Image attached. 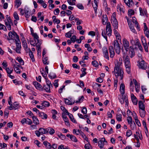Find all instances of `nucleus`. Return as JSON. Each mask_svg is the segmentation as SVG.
I'll use <instances>...</instances> for the list:
<instances>
[{
	"label": "nucleus",
	"instance_id": "nucleus-6",
	"mask_svg": "<svg viewBox=\"0 0 149 149\" xmlns=\"http://www.w3.org/2000/svg\"><path fill=\"white\" fill-rule=\"evenodd\" d=\"M99 141L98 142V145L101 149L103 148L104 145L107 143L105 138H102L100 139Z\"/></svg>",
	"mask_w": 149,
	"mask_h": 149
},
{
	"label": "nucleus",
	"instance_id": "nucleus-29",
	"mask_svg": "<svg viewBox=\"0 0 149 149\" xmlns=\"http://www.w3.org/2000/svg\"><path fill=\"white\" fill-rule=\"evenodd\" d=\"M102 20L103 24L104 25L106 24L108 20L107 17L106 15H103Z\"/></svg>",
	"mask_w": 149,
	"mask_h": 149
},
{
	"label": "nucleus",
	"instance_id": "nucleus-48",
	"mask_svg": "<svg viewBox=\"0 0 149 149\" xmlns=\"http://www.w3.org/2000/svg\"><path fill=\"white\" fill-rule=\"evenodd\" d=\"M84 99V97L83 96L80 97H79L78 100H77L76 101L75 103H78L79 102L81 103L83 102Z\"/></svg>",
	"mask_w": 149,
	"mask_h": 149
},
{
	"label": "nucleus",
	"instance_id": "nucleus-44",
	"mask_svg": "<svg viewBox=\"0 0 149 149\" xmlns=\"http://www.w3.org/2000/svg\"><path fill=\"white\" fill-rule=\"evenodd\" d=\"M49 77L51 79H54L56 78V74L53 72H50L49 74Z\"/></svg>",
	"mask_w": 149,
	"mask_h": 149
},
{
	"label": "nucleus",
	"instance_id": "nucleus-53",
	"mask_svg": "<svg viewBox=\"0 0 149 149\" xmlns=\"http://www.w3.org/2000/svg\"><path fill=\"white\" fill-rule=\"evenodd\" d=\"M13 67L15 71L17 73L20 74V70L19 68V67Z\"/></svg>",
	"mask_w": 149,
	"mask_h": 149
},
{
	"label": "nucleus",
	"instance_id": "nucleus-47",
	"mask_svg": "<svg viewBox=\"0 0 149 149\" xmlns=\"http://www.w3.org/2000/svg\"><path fill=\"white\" fill-rule=\"evenodd\" d=\"M116 118L117 121H121L122 120V116L121 114L119 113L117 114L116 115Z\"/></svg>",
	"mask_w": 149,
	"mask_h": 149
},
{
	"label": "nucleus",
	"instance_id": "nucleus-20",
	"mask_svg": "<svg viewBox=\"0 0 149 149\" xmlns=\"http://www.w3.org/2000/svg\"><path fill=\"white\" fill-rule=\"evenodd\" d=\"M39 116L42 119H46L47 118V115L43 112H40L38 113Z\"/></svg>",
	"mask_w": 149,
	"mask_h": 149
},
{
	"label": "nucleus",
	"instance_id": "nucleus-51",
	"mask_svg": "<svg viewBox=\"0 0 149 149\" xmlns=\"http://www.w3.org/2000/svg\"><path fill=\"white\" fill-rule=\"evenodd\" d=\"M12 64L13 66V67H21V68H22V67L19 65V64L17 62H16L15 61H13L12 62Z\"/></svg>",
	"mask_w": 149,
	"mask_h": 149
},
{
	"label": "nucleus",
	"instance_id": "nucleus-34",
	"mask_svg": "<svg viewBox=\"0 0 149 149\" xmlns=\"http://www.w3.org/2000/svg\"><path fill=\"white\" fill-rule=\"evenodd\" d=\"M32 119L34 124L37 125L39 124V120L37 117L35 116H32Z\"/></svg>",
	"mask_w": 149,
	"mask_h": 149
},
{
	"label": "nucleus",
	"instance_id": "nucleus-43",
	"mask_svg": "<svg viewBox=\"0 0 149 149\" xmlns=\"http://www.w3.org/2000/svg\"><path fill=\"white\" fill-rule=\"evenodd\" d=\"M128 123L130 125L131 127L132 126V125L133 124V121L132 118L131 116H129L127 119Z\"/></svg>",
	"mask_w": 149,
	"mask_h": 149
},
{
	"label": "nucleus",
	"instance_id": "nucleus-18",
	"mask_svg": "<svg viewBox=\"0 0 149 149\" xmlns=\"http://www.w3.org/2000/svg\"><path fill=\"white\" fill-rule=\"evenodd\" d=\"M66 136L69 137L71 140L73 141L76 142L78 141L76 137L72 134H68L66 135Z\"/></svg>",
	"mask_w": 149,
	"mask_h": 149
},
{
	"label": "nucleus",
	"instance_id": "nucleus-21",
	"mask_svg": "<svg viewBox=\"0 0 149 149\" xmlns=\"http://www.w3.org/2000/svg\"><path fill=\"white\" fill-rule=\"evenodd\" d=\"M131 97L133 103L135 105L137 104L138 100L136 97L132 93L131 94Z\"/></svg>",
	"mask_w": 149,
	"mask_h": 149
},
{
	"label": "nucleus",
	"instance_id": "nucleus-17",
	"mask_svg": "<svg viewBox=\"0 0 149 149\" xmlns=\"http://www.w3.org/2000/svg\"><path fill=\"white\" fill-rule=\"evenodd\" d=\"M124 7L121 5H118L117 6V11L124 13L125 12Z\"/></svg>",
	"mask_w": 149,
	"mask_h": 149
},
{
	"label": "nucleus",
	"instance_id": "nucleus-19",
	"mask_svg": "<svg viewBox=\"0 0 149 149\" xmlns=\"http://www.w3.org/2000/svg\"><path fill=\"white\" fill-rule=\"evenodd\" d=\"M140 15L141 16H147V11L145 9H143L141 8H139Z\"/></svg>",
	"mask_w": 149,
	"mask_h": 149
},
{
	"label": "nucleus",
	"instance_id": "nucleus-49",
	"mask_svg": "<svg viewBox=\"0 0 149 149\" xmlns=\"http://www.w3.org/2000/svg\"><path fill=\"white\" fill-rule=\"evenodd\" d=\"M46 82L47 85V86H49V88L53 87V86L52 85L51 82L48 79H46Z\"/></svg>",
	"mask_w": 149,
	"mask_h": 149
},
{
	"label": "nucleus",
	"instance_id": "nucleus-46",
	"mask_svg": "<svg viewBox=\"0 0 149 149\" xmlns=\"http://www.w3.org/2000/svg\"><path fill=\"white\" fill-rule=\"evenodd\" d=\"M42 105L45 107H48L49 106V102L46 101H44L41 103Z\"/></svg>",
	"mask_w": 149,
	"mask_h": 149
},
{
	"label": "nucleus",
	"instance_id": "nucleus-5",
	"mask_svg": "<svg viewBox=\"0 0 149 149\" xmlns=\"http://www.w3.org/2000/svg\"><path fill=\"white\" fill-rule=\"evenodd\" d=\"M123 43L125 50L126 51H128L130 47L129 41L126 38H124Z\"/></svg>",
	"mask_w": 149,
	"mask_h": 149
},
{
	"label": "nucleus",
	"instance_id": "nucleus-62",
	"mask_svg": "<svg viewBox=\"0 0 149 149\" xmlns=\"http://www.w3.org/2000/svg\"><path fill=\"white\" fill-rule=\"evenodd\" d=\"M80 133V134L81 136H82V137L84 139L86 140L87 141L88 140V138L86 137V136L85 135V134L82 131Z\"/></svg>",
	"mask_w": 149,
	"mask_h": 149
},
{
	"label": "nucleus",
	"instance_id": "nucleus-11",
	"mask_svg": "<svg viewBox=\"0 0 149 149\" xmlns=\"http://www.w3.org/2000/svg\"><path fill=\"white\" fill-rule=\"evenodd\" d=\"M144 24V32L145 35L148 38H149V31L148 29V27L147 26L146 24V23H143Z\"/></svg>",
	"mask_w": 149,
	"mask_h": 149
},
{
	"label": "nucleus",
	"instance_id": "nucleus-3",
	"mask_svg": "<svg viewBox=\"0 0 149 149\" xmlns=\"http://www.w3.org/2000/svg\"><path fill=\"white\" fill-rule=\"evenodd\" d=\"M6 36L8 40H15L19 38V37L18 35L14 31H10L8 33V38L7 35H6Z\"/></svg>",
	"mask_w": 149,
	"mask_h": 149
},
{
	"label": "nucleus",
	"instance_id": "nucleus-31",
	"mask_svg": "<svg viewBox=\"0 0 149 149\" xmlns=\"http://www.w3.org/2000/svg\"><path fill=\"white\" fill-rule=\"evenodd\" d=\"M123 58L124 62H130L129 56H126L125 53H124Z\"/></svg>",
	"mask_w": 149,
	"mask_h": 149
},
{
	"label": "nucleus",
	"instance_id": "nucleus-26",
	"mask_svg": "<svg viewBox=\"0 0 149 149\" xmlns=\"http://www.w3.org/2000/svg\"><path fill=\"white\" fill-rule=\"evenodd\" d=\"M33 84L37 89L40 90L41 89L42 87L41 86L40 84L37 81L33 82Z\"/></svg>",
	"mask_w": 149,
	"mask_h": 149
},
{
	"label": "nucleus",
	"instance_id": "nucleus-55",
	"mask_svg": "<svg viewBox=\"0 0 149 149\" xmlns=\"http://www.w3.org/2000/svg\"><path fill=\"white\" fill-rule=\"evenodd\" d=\"M13 17L16 20H19V16L18 15L17 13L16 12H15L13 13Z\"/></svg>",
	"mask_w": 149,
	"mask_h": 149
},
{
	"label": "nucleus",
	"instance_id": "nucleus-14",
	"mask_svg": "<svg viewBox=\"0 0 149 149\" xmlns=\"http://www.w3.org/2000/svg\"><path fill=\"white\" fill-rule=\"evenodd\" d=\"M103 1V5L105 9V10L107 13L110 10V8L108 7L107 3L106 0H102Z\"/></svg>",
	"mask_w": 149,
	"mask_h": 149
},
{
	"label": "nucleus",
	"instance_id": "nucleus-15",
	"mask_svg": "<svg viewBox=\"0 0 149 149\" xmlns=\"http://www.w3.org/2000/svg\"><path fill=\"white\" fill-rule=\"evenodd\" d=\"M126 4L130 7H131L134 5L132 0H124Z\"/></svg>",
	"mask_w": 149,
	"mask_h": 149
},
{
	"label": "nucleus",
	"instance_id": "nucleus-10",
	"mask_svg": "<svg viewBox=\"0 0 149 149\" xmlns=\"http://www.w3.org/2000/svg\"><path fill=\"white\" fill-rule=\"evenodd\" d=\"M109 51L110 57L111 58H113L115 55V52L113 46H109Z\"/></svg>",
	"mask_w": 149,
	"mask_h": 149
},
{
	"label": "nucleus",
	"instance_id": "nucleus-52",
	"mask_svg": "<svg viewBox=\"0 0 149 149\" xmlns=\"http://www.w3.org/2000/svg\"><path fill=\"white\" fill-rule=\"evenodd\" d=\"M123 60L121 58H120L119 59V62H118L117 63L115 64V65L120 66L122 64V62Z\"/></svg>",
	"mask_w": 149,
	"mask_h": 149
},
{
	"label": "nucleus",
	"instance_id": "nucleus-56",
	"mask_svg": "<svg viewBox=\"0 0 149 149\" xmlns=\"http://www.w3.org/2000/svg\"><path fill=\"white\" fill-rule=\"evenodd\" d=\"M16 59L21 65H23L24 64V61L22 58L19 57H17Z\"/></svg>",
	"mask_w": 149,
	"mask_h": 149
},
{
	"label": "nucleus",
	"instance_id": "nucleus-57",
	"mask_svg": "<svg viewBox=\"0 0 149 149\" xmlns=\"http://www.w3.org/2000/svg\"><path fill=\"white\" fill-rule=\"evenodd\" d=\"M5 70L8 74H11L13 71V69H10L8 68H6Z\"/></svg>",
	"mask_w": 149,
	"mask_h": 149
},
{
	"label": "nucleus",
	"instance_id": "nucleus-1",
	"mask_svg": "<svg viewBox=\"0 0 149 149\" xmlns=\"http://www.w3.org/2000/svg\"><path fill=\"white\" fill-rule=\"evenodd\" d=\"M115 76L120 80L123 79V71L120 66L115 65L114 71H113Z\"/></svg>",
	"mask_w": 149,
	"mask_h": 149
},
{
	"label": "nucleus",
	"instance_id": "nucleus-40",
	"mask_svg": "<svg viewBox=\"0 0 149 149\" xmlns=\"http://www.w3.org/2000/svg\"><path fill=\"white\" fill-rule=\"evenodd\" d=\"M57 135L59 138L61 139L62 140H64L66 138V136L61 133H58L57 134Z\"/></svg>",
	"mask_w": 149,
	"mask_h": 149
},
{
	"label": "nucleus",
	"instance_id": "nucleus-4",
	"mask_svg": "<svg viewBox=\"0 0 149 149\" xmlns=\"http://www.w3.org/2000/svg\"><path fill=\"white\" fill-rule=\"evenodd\" d=\"M113 44L116 53L119 54L120 52V47L118 42L117 40H115Z\"/></svg>",
	"mask_w": 149,
	"mask_h": 149
},
{
	"label": "nucleus",
	"instance_id": "nucleus-36",
	"mask_svg": "<svg viewBox=\"0 0 149 149\" xmlns=\"http://www.w3.org/2000/svg\"><path fill=\"white\" fill-rule=\"evenodd\" d=\"M71 121L74 123H77V122L76 120L74 118L73 115L71 113H68V115Z\"/></svg>",
	"mask_w": 149,
	"mask_h": 149
},
{
	"label": "nucleus",
	"instance_id": "nucleus-58",
	"mask_svg": "<svg viewBox=\"0 0 149 149\" xmlns=\"http://www.w3.org/2000/svg\"><path fill=\"white\" fill-rule=\"evenodd\" d=\"M129 27L131 31L133 33H135L136 30L134 29V26L132 25V24L130 23V25H129Z\"/></svg>",
	"mask_w": 149,
	"mask_h": 149
},
{
	"label": "nucleus",
	"instance_id": "nucleus-16",
	"mask_svg": "<svg viewBox=\"0 0 149 149\" xmlns=\"http://www.w3.org/2000/svg\"><path fill=\"white\" fill-rule=\"evenodd\" d=\"M111 23L114 29H118V23L116 19L111 20Z\"/></svg>",
	"mask_w": 149,
	"mask_h": 149
},
{
	"label": "nucleus",
	"instance_id": "nucleus-22",
	"mask_svg": "<svg viewBox=\"0 0 149 149\" xmlns=\"http://www.w3.org/2000/svg\"><path fill=\"white\" fill-rule=\"evenodd\" d=\"M32 36L34 37V40H35L36 42H37L38 43L39 42V36L37 35V33H32Z\"/></svg>",
	"mask_w": 149,
	"mask_h": 149
},
{
	"label": "nucleus",
	"instance_id": "nucleus-8",
	"mask_svg": "<svg viewBox=\"0 0 149 149\" xmlns=\"http://www.w3.org/2000/svg\"><path fill=\"white\" fill-rule=\"evenodd\" d=\"M103 53L104 57L106 59L109 60V54L107 47H104L102 48Z\"/></svg>",
	"mask_w": 149,
	"mask_h": 149
},
{
	"label": "nucleus",
	"instance_id": "nucleus-7",
	"mask_svg": "<svg viewBox=\"0 0 149 149\" xmlns=\"http://www.w3.org/2000/svg\"><path fill=\"white\" fill-rule=\"evenodd\" d=\"M65 103L69 105H72L74 103L75 101H73L71 98L68 97V99L67 98H64Z\"/></svg>",
	"mask_w": 149,
	"mask_h": 149
},
{
	"label": "nucleus",
	"instance_id": "nucleus-37",
	"mask_svg": "<svg viewBox=\"0 0 149 149\" xmlns=\"http://www.w3.org/2000/svg\"><path fill=\"white\" fill-rule=\"evenodd\" d=\"M86 68H82L81 69V71L82 72V73L80 75V77H82L85 76L87 74L86 72Z\"/></svg>",
	"mask_w": 149,
	"mask_h": 149
},
{
	"label": "nucleus",
	"instance_id": "nucleus-61",
	"mask_svg": "<svg viewBox=\"0 0 149 149\" xmlns=\"http://www.w3.org/2000/svg\"><path fill=\"white\" fill-rule=\"evenodd\" d=\"M26 123L29 125H31L33 123L32 120L29 118H26Z\"/></svg>",
	"mask_w": 149,
	"mask_h": 149
},
{
	"label": "nucleus",
	"instance_id": "nucleus-23",
	"mask_svg": "<svg viewBox=\"0 0 149 149\" xmlns=\"http://www.w3.org/2000/svg\"><path fill=\"white\" fill-rule=\"evenodd\" d=\"M43 143L46 148L51 149L52 148V146L47 141H44L43 142Z\"/></svg>",
	"mask_w": 149,
	"mask_h": 149
},
{
	"label": "nucleus",
	"instance_id": "nucleus-25",
	"mask_svg": "<svg viewBox=\"0 0 149 149\" xmlns=\"http://www.w3.org/2000/svg\"><path fill=\"white\" fill-rule=\"evenodd\" d=\"M25 16L28 19L31 15V11L30 10L24 9Z\"/></svg>",
	"mask_w": 149,
	"mask_h": 149
},
{
	"label": "nucleus",
	"instance_id": "nucleus-38",
	"mask_svg": "<svg viewBox=\"0 0 149 149\" xmlns=\"http://www.w3.org/2000/svg\"><path fill=\"white\" fill-rule=\"evenodd\" d=\"M21 3L20 0H16L15 2V6L18 8L21 5Z\"/></svg>",
	"mask_w": 149,
	"mask_h": 149
},
{
	"label": "nucleus",
	"instance_id": "nucleus-32",
	"mask_svg": "<svg viewBox=\"0 0 149 149\" xmlns=\"http://www.w3.org/2000/svg\"><path fill=\"white\" fill-rule=\"evenodd\" d=\"M139 113L141 118H143L145 116L146 111L145 109H139Z\"/></svg>",
	"mask_w": 149,
	"mask_h": 149
},
{
	"label": "nucleus",
	"instance_id": "nucleus-27",
	"mask_svg": "<svg viewBox=\"0 0 149 149\" xmlns=\"http://www.w3.org/2000/svg\"><path fill=\"white\" fill-rule=\"evenodd\" d=\"M138 104L139 109H145V106L142 101H139Z\"/></svg>",
	"mask_w": 149,
	"mask_h": 149
},
{
	"label": "nucleus",
	"instance_id": "nucleus-59",
	"mask_svg": "<svg viewBox=\"0 0 149 149\" xmlns=\"http://www.w3.org/2000/svg\"><path fill=\"white\" fill-rule=\"evenodd\" d=\"M134 11L130 9L128 11V14L129 16L130 17H131L132 15H134Z\"/></svg>",
	"mask_w": 149,
	"mask_h": 149
},
{
	"label": "nucleus",
	"instance_id": "nucleus-39",
	"mask_svg": "<svg viewBox=\"0 0 149 149\" xmlns=\"http://www.w3.org/2000/svg\"><path fill=\"white\" fill-rule=\"evenodd\" d=\"M119 100L121 104H123L124 103V100H125V101L126 103V104L127 105H128V101L127 99H124V98L122 97L120 99L119 98Z\"/></svg>",
	"mask_w": 149,
	"mask_h": 149
},
{
	"label": "nucleus",
	"instance_id": "nucleus-41",
	"mask_svg": "<svg viewBox=\"0 0 149 149\" xmlns=\"http://www.w3.org/2000/svg\"><path fill=\"white\" fill-rule=\"evenodd\" d=\"M44 89L45 91L48 93H50V89L52 88H49V87L47 86L44 85L43 86Z\"/></svg>",
	"mask_w": 149,
	"mask_h": 149
},
{
	"label": "nucleus",
	"instance_id": "nucleus-2",
	"mask_svg": "<svg viewBox=\"0 0 149 149\" xmlns=\"http://www.w3.org/2000/svg\"><path fill=\"white\" fill-rule=\"evenodd\" d=\"M111 33L112 29L110 23L109 22H107L106 27V31H102V36L107 41V35L110 37L111 35Z\"/></svg>",
	"mask_w": 149,
	"mask_h": 149
},
{
	"label": "nucleus",
	"instance_id": "nucleus-30",
	"mask_svg": "<svg viewBox=\"0 0 149 149\" xmlns=\"http://www.w3.org/2000/svg\"><path fill=\"white\" fill-rule=\"evenodd\" d=\"M47 133L49 132V134L51 135L53 134L55 132V130L51 127H48L47 128Z\"/></svg>",
	"mask_w": 149,
	"mask_h": 149
},
{
	"label": "nucleus",
	"instance_id": "nucleus-24",
	"mask_svg": "<svg viewBox=\"0 0 149 149\" xmlns=\"http://www.w3.org/2000/svg\"><path fill=\"white\" fill-rule=\"evenodd\" d=\"M129 54L131 58L133 57L134 55V50L132 47L130 46L129 51Z\"/></svg>",
	"mask_w": 149,
	"mask_h": 149
},
{
	"label": "nucleus",
	"instance_id": "nucleus-9",
	"mask_svg": "<svg viewBox=\"0 0 149 149\" xmlns=\"http://www.w3.org/2000/svg\"><path fill=\"white\" fill-rule=\"evenodd\" d=\"M139 68L145 70L146 68L147 65L144 61L142 60L139 62Z\"/></svg>",
	"mask_w": 149,
	"mask_h": 149
},
{
	"label": "nucleus",
	"instance_id": "nucleus-12",
	"mask_svg": "<svg viewBox=\"0 0 149 149\" xmlns=\"http://www.w3.org/2000/svg\"><path fill=\"white\" fill-rule=\"evenodd\" d=\"M133 81L135 85V88L136 91V92L138 93L139 91L140 88V86L138 83L135 79H133Z\"/></svg>",
	"mask_w": 149,
	"mask_h": 149
},
{
	"label": "nucleus",
	"instance_id": "nucleus-64",
	"mask_svg": "<svg viewBox=\"0 0 149 149\" xmlns=\"http://www.w3.org/2000/svg\"><path fill=\"white\" fill-rule=\"evenodd\" d=\"M85 149H92V147L90 144L87 143L84 146Z\"/></svg>",
	"mask_w": 149,
	"mask_h": 149
},
{
	"label": "nucleus",
	"instance_id": "nucleus-60",
	"mask_svg": "<svg viewBox=\"0 0 149 149\" xmlns=\"http://www.w3.org/2000/svg\"><path fill=\"white\" fill-rule=\"evenodd\" d=\"M92 64L95 67H97L98 66V63L95 60L92 61Z\"/></svg>",
	"mask_w": 149,
	"mask_h": 149
},
{
	"label": "nucleus",
	"instance_id": "nucleus-63",
	"mask_svg": "<svg viewBox=\"0 0 149 149\" xmlns=\"http://www.w3.org/2000/svg\"><path fill=\"white\" fill-rule=\"evenodd\" d=\"M58 149H70L68 147H64V146L63 145H61L59 146L58 147Z\"/></svg>",
	"mask_w": 149,
	"mask_h": 149
},
{
	"label": "nucleus",
	"instance_id": "nucleus-50",
	"mask_svg": "<svg viewBox=\"0 0 149 149\" xmlns=\"http://www.w3.org/2000/svg\"><path fill=\"white\" fill-rule=\"evenodd\" d=\"M22 45L25 50H28L29 49L28 47L26 41L22 42Z\"/></svg>",
	"mask_w": 149,
	"mask_h": 149
},
{
	"label": "nucleus",
	"instance_id": "nucleus-42",
	"mask_svg": "<svg viewBox=\"0 0 149 149\" xmlns=\"http://www.w3.org/2000/svg\"><path fill=\"white\" fill-rule=\"evenodd\" d=\"M12 104L13 107V109L14 110H16L18 109L19 107V104L17 102H15Z\"/></svg>",
	"mask_w": 149,
	"mask_h": 149
},
{
	"label": "nucleus",
	"instance_id": "nucleus-33",
	"mask_svg": "<svg viewBox=\"0 0 149 149\" xmlns=\"http://www.w3.org/2000/svg\"><path fill=\"white\" fill-rule=\"evenodd\" d=\"M39 130L40 131L41 134H45L47 133V128L44 129L42 128H40L39 129Z\"/></svg>",
	"mask_w": 149,
	"mask_h": 149
},
{
	"label": "nucleus",
	"instance_id": "nucleus-45",
	"mask_svg": "<svg viewBox=\"0 0 149 149\" xmlns=\"http://www.w3.org/2000/svg\"><path fill=\"white\" fill-rule=\"evenodd\" d=\"M15 41L16 47H21V43L20 42L19 38L17 39V40H16Z\"/></svg>",
	"mask_w": 149,
	"mask_h": 149
},
{
	"label": "nucleus",
	"instance_id": "nucleus-35",
	"mask_svg": "<svg viewBox=\"0 0 149 149\" xmlns=\"http://www.w3.org/2000/svg\"><path fill=\"white\" fill-rule=\"evenodd\" d=\"M42 62L45 65H48L49 63V61H48V59L47 57H43Z\"/></svg>",
	"mask_w": 149,
	"mask_h": 149
},
{
	"label": "nucleus",
	"instance_id": "nucleus-54",
	"mask_svg": "<svg viewBox=\"0 0 149 149\" xmlns=\"http://www.w3.org/2000/svg\"><path fill=\"white\" fill-rule=\"evenodd\" d=\"M141 40L143 45L147 44L145 38L143 36H141Z\"/></svg>",
	"mask_w": 149,
	"mask_h": 149
},
{
	"label": "nucleus",
	"instance_id": "nucleus-28",
	"mask_svg": "<svg viewBox=\"0 0 149 149\" xmlns=\"http://www.w3.org/2000/svg\"><path fill=\"white\" fill-rule=\"evenodd\" d=\"M116 29H114L113 30L114 32L115 35L116 39L118 40H120L121 36L120 34L118 33V31L116 30Z\"/></svg>",
	"mask_w": 149,
	"mask_h": 149
},
{
	"label": "nucleus",
	"instance_id": "nucleus-13",
	"mask_svg": "<svg viewBox=\"0 0 149 149\" xmlns=\"http://www.w3.org/2000/svg\"><path fill=\"white\" fill-rule=\"evenodd\" d=\"M125 86L124 84H120V92L122 95L123 97V95L125 93Z\"/></svg>",
	"mask_w": 149,
	"mask_h": 149
}]
</instances>
